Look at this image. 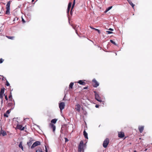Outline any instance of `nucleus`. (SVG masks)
Segmentation results:
<instances>
[{
	"mask_svg": "<svg viewBox=\"0 0 152 152\" xmlns=\"http://www.w3.org/2000/svg\"><path fill=\"white\" fill-rule=\"evenodd\" d=\"M84 144L83 141L81 140L80 141V143L78 146V151L79 152H81L82 151H84Z\"/></svg>",
	"mask_w": 152,
	"mask_h": 152,
	"instance_id": "1",
	"label": "nucleus"
},
{
	"mask_svg": "<svg viewBox=\"0 0 152 152\" xmlns=\"http://www.w3.org/2000/svg\"><path fill=\"white\" fill-rule=\"evenodd\" d=\"M11 2V1H9L7 2L6 6V11L5 13L7 15H9L10 13V6Z\"/></svg>",
	"mask_w": 152,
	"mask_h": 152,
	"instance_id": "2",
	"label": "nucleus"
},
{
	"mask_svg": "<svg viewBox=\"0 0 152 152\" xmlns=\"http://www.w3.org/2000/svg\"><path fill=\"white\" fill-rule=\"evenodd\" d=\"M109 142V140L108 138H106L104 141L103 143V146L104 148L107 147Z\"/></svg>",
	"mask_w": 152,
	"mask_h": 152,
	"instance_id": "3",
	"label": "nucleus"
},
{
	"mask_svg": "<svg viewBox=\"0 0 152 152\" xmlns=\"http://www.w3.org/2000/svg\"><path fill=\"white\" fill-rule=\"evenodd\" d=\"M94 93L95 94V99L98 101L99 102H101L102 101V100L99 96V95L97 94L96 91H94Z\"/></svg>",
	"mask_w": 152,
	"mask_h": 152,
	"instance_id": "4",
	"label": "nucleus"
},
{
	"mask_svg": "<svg viewBox=\"0 0 152 152\" xmlns=\"http://www.w3.org/2000/svg\"><path fill=\"white\" fill-rule=\"evenodd\" d=\"M65 106V104L64 102H61L59 103V107L61 112H62V110L64 108Z\"/></svg>",
	"mask_w": 152,
	"mask_h": 152,
	"instance_id": "5",
	"label": "nucleus"
},
{
	"mask_svg": "<svg viewBox=\"0 0 152 152\" xmlns=\"http://www.w3.org/2000/svg\"><path fill=\"white\" fill-rule=\"evenodd\" d=\"M41 144L40 142L39 141H37L35 142L31 146V148H34L35 147L39 145H40Z\"/></svg>",
	"mask_w": 152,
	"mask_h": 152,
	"instance_id": "6",
	"label": "nucleus"
},
{
	"mask_svg": "<svg viewBox=\"0 0 152 152\" xmlns=\"http://www.w3.org/2000/svg\"><path fill=\"white\" fill-rule=\"evenodd\" d=\"M93 85L94 87H96L99 86V83L95 79L92 80Z\"/></svg>",
	"mask_w": 152,
	"mask_h": 152,
	"instance_id": "7",
	"label": "nucleus"
},
{
	"mask_svg": "<svg viewBox=\"0 0 152 152\" xmlns=\"http://www.w3.org/2000/svg\"><path fill=\"white\" fill-rule=\"evenodd\" d=\"M5 88H2L0 92V98L1 99V101H3V95L4 92Z\"/></svg>",
	"mask_w": 152,
	"mask_h": 152,
	"instance_id": "8",
	"label": "nucleus"
},
{
	"mask_svg": "<svg viewBox=\"0 0 152 152\" xmlns=\"http://www.w3.org/2000/svg\"><path fill=\"white\" fill-rule=\"evenodd\" d=\"M118 136L119 138H123L125 136L124 133L122 132H118Z\"/></svg>",
	"mask_w": 152,
	"mask_h": 152,
	"instance_id": "9",
	"label": "nucleus"
},
{
	"mask_svg": "<svg viewBox=\"0 0 152 152\" xmlns=\"http://www.w3.org/2000/svg\"><path fill=\"white\" fill-rule=\"evenodd\" d=\"M16 127L17 129L21 130H23L25 129V127H23L21 125H17Z\"/></svg>",
	"mask_w": 152,
	"mask_h": 152,
	"instance_id": "10",
	"label": "nucleus"
},
{
	"mask_svg": "<svg viewBox=\"0 0 152 152\" xmlns=\"http://www.w3.org/2000/svg\"><path fill=\"white\" fill-rule=\"evenodd\" d=\"M81 106L80 105L78 104L76 105L75 109L78 112H79L80 111Z\"/></svg>",
	"mask_w": 152,
	"mask_h": 152,
	"instance_id": "11",
	"label": "nucleus"
},
{
	"mask_svg": "<svg viewBox=\"0 0 152 152\" xmlns=\"http://www.w3.org/2000/svg\"><path fill=\"white\" fill-rule=\"evenodd\" d=\"M50 127L53 129V131L54 132L56 129V126L53 124L50 123Z\"/></svg>",
	"mask_w": 152,
	"mask_h": 152,
	"instance_id": "12",
	"label": "nucleus"
},
{
	"mask_svg": "<svg viewBox=\"0 0 152 152\" xmlns=\"http://www.w3.org/2000/svg\"><path fill=\"white\" fill-rule=\"evenodd\" d=\"M72 3L71 2H70L69 3L68 6V8L67 9V13H69L70 9L71 7V6H72Z\"/></svg>",
	"mask_w": 152,
	"mask_h": 152,
	"instance_id": "13",
	"label": "nucleus"
},
{
	"mask_svg": "<svg viewBox=\"0 0 152 152\" xmlns=\"http://www.w3.org/2000/svg\"><path fill=\"white\" fill-rule=\"evenodd\" d=\"M84 80H80L78 82H77L78 83H79L80 85H85L86 83L85 82Z\"/></svg>",
	"mask_w": 152,
	"mask_h": 152,
	"instance_id": "14",
	"label": "nucleus"
},
{
	"mask_svg": "<svg viewBox=\"0 0 152 152\" xmlns=\"http://www.w3.org/2000/svg\"><path fill=\"white\" fill-rule=\"evenodd\" d=\"M1 130L0 131V134H2L3 136H4L7 135V134L5 131L2 130L1 129Z\"/></svg>",
	"mask_w": 152,
	"mask_h": 152,
	"instance_id": "15",
	"label": "nucleus"
},
{
	"mask_svg": "<svg viewBox=\"0 0 152 152\" xmlns=\"http://www.w3.org/2000/svg\"><path fill=\"white\" fill-rule=\"evenodd\" d=\"M10 112V110H7L6 112V113H4V116L5 117H6L7 118H8V114H9Z\"/></svg>",
	"mask_w": 152,
	"mask_h": 152,
	"instance_id": "16",
	"label": "nucleus"
},
{
	"mask_svg": "<svg viewBox=\"0 0 152 152\" xmlns=\"http://www.w3.org/2000/svg\"><path fill=\"white\" fill-rule=\"evenodd\" d=\"M138 129L140 132L142 133L144 130V126H139L138 127Z\"/></svg>",
	"mask_w": 152,
	"mask_h": 152,
	"instance_id": "17",
	"label": "nucleus"
},
{
	"mask_svg": "<svg viewBox=\"0 0 152 152\" xmlns=\"http://www.w3.org/2000/svg\"><path fill=\"white\" fill-rule=\"evenodd\" d=\"M75 0H74L73 3L72 4V7L71 8V10L70 11V14H72V10L74 8L75 5Z\"/></svg>",
	"mask_w": 152,
	"mask_h": 152,
	"instance_id": "18",
	"label": "nucleus"
},
{
	"mask_svg": "<svg viewBox=\"0 0 152 152\" xmlns=\"http://www.w3.org/2000/svg\"><path fill=\"white\" fill-rule=\"evenodd\" d=\"M83 135L86 139H88V134L86 132L85 130L83 132Z\"/></svg>",
	"mask_w": 152,
	"mask_h": 152,
	"instance_id": "19",
	"label": "nucleus"
},
{
	"mask_svg": "<svg viewBox=\"0 0 152 152\" xmlns=\"http://www.w3.org/2000/svg\"><path fill=\"white\" fill-rule=\"evenodd\" d=\"M19 147L21 148L22 151H23V143L22 142H20L19 145Z\"/></svg>",
	"mask_w": 152,
	"mask_h": 152,
	"instance_id": "20",
	"label": "nucleus"
},
{
	"mask_svg": "<svg viewBox=\"0 0 152 152\" xmlns=\"http://www.w3.org/2000/svg\"><path fill=\"white\" fill-rule=\"evenodd\" d=\"M127 0L128 1L129 4L132 6V7L133 8H134V4L131 1H129L128 0Z\"/></svg>",
	"mask_w": 152,
	"mask_h": 152,
	"instance_id": "21",
	"label": "nucleus"
},
{
	"mask_svg": "<svg viewBox=\"0 0 152 152\" xmlns=\"http://www.w3.org/2000/svg\"><path fill=\"white\" fill-rule=\"evenodd\" d=\"M57 121V119H52L51 121V123L52 124V123L55 124L56 123Z\"/></svg>",
	"mask_w": 152,
	"mask_h": 152,
	"instance_id": "22",
	"label": "nucleus"
},
{
	"mask_svg": "<svg viewBox=\"0 0 152 152\" xmlns=\"http://www.w3.org/2000/svg\"><path fill=\"white\" fill-rule=\"evenodd\" d=\"M74 83H71L69 85V88L72 89Z\"/></svg>",
	"mask_w": 152,
	"mask_h": 152,
	"instance_id": "23",
	"label": "nucleus"
},
{
	"mask_svg": "<svg viewBox=\"0 0 152 152\" xmlns=\"http://www.w3.org/2000/svg\"><path fill=\"white\" fill-rule=\"evenodd\" d=\"M6 37L8 39H13L14 38V37L6 36Z\"/></svg>",
	"mask_w": 152,
	"mask_h": 152,
	"instance_id": "24",
	"label": "nucleus"
},
{
	"mask_svg": "<svg viewBox=\"0 0 152 152\" xmlns=\"http://www.w3.org/2000/svg\"><path fill=\"white\" fill-rule=\"evenodd\" d=\"M9 99H10V100L12 101V93H11V92H10V94L9 96Z\"/></svg>",
	"mask_w": 152,
	"mask_h": 152,
	"instance_id": "25",
	"label": "nucleus"
},
{
	"mask_svg": "<svg viewBox=\"0 0 152 152\" xmlns=\"http://www.w3.org/2000/svg\"><path fill=\"white\" fill-rule=\"evenodd\" d=\"M32 142L30 140L29 142H28L27 143V144L29 146L31 145L32 144Z\"/></svg>",
	"mask_w": 152,
	"mask_h": 152,
	"instance_id": "26",
	"label": "nucleus"
},
{
	"mask_svg": "<svg viewBox=\"0 0 152 152\" xmlns=\"http://www.w3.org/2000/svg\"><path fill=\"white\" fill-rule=\"evenodd\" d=\"M112 7V6H110L105 11L106 12H107V11L109 10H110Z\"/></svg>",
	"mask_w": 152,
	"mask_h": 152,
	"instance_id": "27",
	"label": "nucleus"
},
{
	"mask_svg": "<svg viewBox=\"0 0 152 152\" xmlns=\"http://www.w3.org/2000/svg\"><path fill=\"white\" fill-rule=\"evenodd\" d=\"M110 42L111 43H112L113 44H114V45H116V43H115V42H114V41H113V40H110Z\"/></svg>",
	"mask_w": 152,
	"mask_h": 152,
	"instance_id": "28",
	"label": "nucleus"
},
{
	"mask_svg": "<svg viewBox=\"0 0 152 152\" xmlns=\"http://www.w3.org/2000/svg\"><path fill=\"white\" fill-rule=\"evenodd\" d=\"M106 32H107V34H112L113 33V32H112L110 31H106Z\"/></svg>",
	"mask_w": 152,
	"mask_h": 152,
	"instance_id": "29",
	"label": "nucleus"
},
{
	"mask_svg": "<svg viewBox=\"0 0 152 152\" xmlns=\"http://www.w3.org/2000/svg\"><path fill=\"white\" fill-rule=\"evenodd\" d=\"M6 85L7 86H9L10 85L9 83L8 82L7 80V81H6Z\"/></svg>",
	"mask_w": 152,
	"mask_h": 152,
	"instance_id": "30",
	"label": "nucleus"
},
{
	"mask_svg": "<svg viewBox=\"0 0 152 152\" xmlns=\"http://www.w3.org/2000/svg\"><path fill=\"white\" fill-rule=\"evenodd\" d=\"M4 96H5V99L6 100H8V99L7 96V95H5V94H4Z\"/></svg>",
	"mask_w": 152,
	"mask_h": 152,
	"instance_id": "31",
	"label": "nucleus"
},
{
	"mask_svg": "<svg viewBox=\"0 0 152 152\" xmlns=\"http://www.w3.org/2000/svg\"><path fill=\"white\" fill-rule=\"evenodd\" d=\"M94 30L95 31H97L99 33V34L100 33V31L99 30L96 28L94 29Z\"/></svg>",
	"mask_w": 152,
	"mask_h": 152,
	"instance_id": "32",
	"label": "nucleus"
},
{
	"mask_svg": "<svg viewBox=\"0 0 152 152\" xmlns=\"http://www.w3.org/2000/svg\"><path fill=\"white\" fill-rule=\"evenodd\" d=\"M73 28L75 29V31H76V33L77 34V29H76V27L75 26H73Z\"/></svg>",
	"mask_w": 152,
	"mask_h": 152,
	"instance_id": "33",
	"label": "nucleus"
},
{
	"mask_svg": "<svg viewBox=\"0 0 152 152\" xmlns=\"http://www.w3.org/2000/svg\"><path fill=\"white\" fill-rule=\"evenodd\" d=\"M4 60H3L2 58L0 59V63H2L3 62Z\"/></svg>",
	"mask_w": 152,
	"mask_h": 152,
	"instance_id": "34",
	"label": "nucleus"
},
{
	"mask_svg": "<svg viewBox=\"0 0 152 152\" xmlns=\"http://www.w3.org/2000/svg\"><path fill=\"white\" fill-rule=\"evenodd\" d=\"M22 21L23 23H25L26 22L24 19L22 18Z\"/></svg>",
	"mask_w": 152,
	"mask_h": 152,
	"instance_id": "35",
	"label": "nucleus"
},
{
	"mask_svg": "<svg viewBox=\"0 0 152 152\" xmlns=\"http://www.w3.org/2000/svg\"><path fill=\"white\" fill-rule=\"evenodd\" d=\"M45 152H48V149L46 146H45Z\"/></svg>",
	"mask_w": 152,
	"mask_h": 152,
	"instance_id": "36",
	"label": "nucleus"
},
{
	"mask_svg": "<svg viewBox=\"0 0 152 152\" xmlns=\"http://www.w3.org/2000/svg\"><path fill=\"white\" fill-rule=\"evenodd\" d=\"M88 86H87V87H84L83 89H83H88Z\"/></svg>",
	"mask_w": 152,
	"mask_h": 152,
	"instance_id": "37",
	"label": "nucleus"
},
{
	"mask_svg": "<svg viewBox=\"0 0 152 152\" xmlns=\"http://www.w3.org/2000/svg\"><path fill=\"white\" fill-rule=\"evenodd\" d=\"M65 138V142H66L68 141V139L66 138Z\"/></svg>",
	"mask_w": 152,
	"mask_h": 152,
	"instance_id": "38",
	"label": "nucleus"
},
{
	"mask_svg": "<svg viewBox=\"0 0 152 152\" xmlns=\"http://www.w3.org/2000/svg\"><path fill=\"white\" fill-rule=\"evenodd\" d=\"M109 30L111 31H113V29L111 28H110L109 29Z\"/></svg>",
	"mask_w": 152,
	"mask_h": 152,
	"instance_id": "39",
	"label": "nucleus"
},
{
	"mask_svg": "<svg viewBox=\"0 0 152 152\" xmlns=\"http://www.w3.org/2000/svg\"><path fill=\"white\" fill-rule=\"evenodd\" d=\"M90 28H92V29H94H94H95V28H93V27H91V26H90Z\"/></svg>",
	"mask_w": 152,
	"mask_h": 152,
	"instance_id": "40",
	"label": "nucleus"
},
{
	"mask_svg": "<svg viewBox=\"0 0 152 152\" xmlns=\"http://www.w3.org/2000/svg\"><path fill=\"white\" fill-rule=\"evenodd\" d=\"M2 80H4V79H5V78L4 77H3V76H2Z\"/></svg>",
	"mask_w": 152,
	"mask_h": 152,
	"instance_id": "41",
	"label": "nucleus"
},
{
	"mask_svg": "<svg viewBox=\"0 0 152 152\" xmlns=\"http://www.w3.org/2000/svg\"><path fill=\"white\" fill-rule=\"evenodd\" d=\"M99 105H96V106H95V107H96V108H98L99 107Z\"/></svg>",
	"mask_w": 152,
	"mask_h": 152,
	"instance_id": "42",
	"label": "nucleus"
},
{
	"mask_svg": "<svg viewBox=\"0 0 152 152\" xmlns=\"http://www.w3.org/2000/svg\"><path fill=\"white\" fill-rule=\"evenodd\" d=\"M39 152H42V151L39 150Z\"/></svg>",
	"mask_w": 152,
	"mask_h": 152,
	"instance_id": "43",
	"label": "nucleus"
},
{
	"mask_svg": "<svg viewBox=\"0 0 152 152\" xmlns=\"http://www.w3.org/2000/svg\"><path fill=\"white\" fill-rule=\"evenodd\" d=\"M34 0H32V2H33L34 1Z\"/></svg>",
	"mask_w": 152,
	"mask_h": 152,
	"instance_id": "44",
	"label": "nucleus"
},
{
	"mask_svg": "<svg viewBox=\"0 0 152 152\" xmlns=\"http://www.w3.org/2000/svg\"><path fill=\"white\" fill-rule=\"evenodd\" d=\"M134 152H137V151L136 150H135Z\"/></svg>",
	"mask_w": 152,
	"mask_h": 152,
	"instance_id": "45",
	"label": "nucleus"
},
{
	"mask_svg": "<svg viewBox=\"0 0 152 152\" xmlns=\"http://www.w3.org/2000/svg\"><path fill=\"white\" fill-rule=\"evenodd\" d=\"M36 152H37V150H36Z\"/></svg>",
	"mask_w": 152,
	"mask_h": 152,
	"instance_id": "46",
	"label": "nucleus"
},
{
	"mask_svg": "<svg viewBox=\"0 0 152 152\" xmlns=\"http://www.w3.org/2000/svg\"><path fill=\"white\" fill-rule=\"evenodd\" d=\"M151 145H152V143H151Z\"/></svg>",
	"mask_w": 152,
	"mask_h": 152,
	"instance_id": "47",
	"label": "nucleus"
}]
</instances>
